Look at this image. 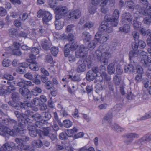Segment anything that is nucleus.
Listing matches in <instances>:
<instances>
[{
  "label": "nucleus",
  "instance_id": "f704fd0d",
  "mask_svg": "<svg viewBox=\"0 0 151 151\" xmlns=\"http://www.w3.org/2000/svg\"><path fill=\"white\" fill-rule=\"evenodd\" d=\"M33 83L36 85H39L41 84V81L40 80V76L38 74L35 73L33 76Z\"/></svg>",
  "mask_w": 151,
  "mask_h": 151
},
{
  "label": "nucleus",
  "instance_id": "a18cd8bd",
  "mask_svg": "<svg viewBox=\"0 0 151 151\" xmlns=\"http://www.w3.org/2000/svg\"><path fill=\"white\" fill-rule=\"evenodd\" d=\"M55 24L56 29L57 30H60L62 29L63 26V22H59V20H57L55 22Z\"/></svg>",
  "mask_w": 151,
  "mask_h": 151
},
{
  "label": "nucleus",
  "instance_id": "de8ad7c7",
  "mask_svg": "<svg viewBox=\"0 0 151 151\" xmlns=\"http://www.w3.org/2000/svg\"><path fill=\"white\" fill-rule=\"evenodd\" d=\"M43 114V117L44 119L43 121L44 123H46L47 121L49 120L51 117V114L48 112H44Z\"/></svg>",
  "mask_w": 151,
  "mask_h": 151
},
{
  "label": "nucleus",
  "instance_id": "6ab92c4d",
  "mask_svg": "<svg viewBox=\"0 0 151 151\" xmlns=\"http://www.w3.org/2000/svg\"><path fill=\"white\" fill-rule=\"evenodd\" d=\"M131 14L129 12H125L122 15V22H131L132 18Z\"/></svg>",
  "mask_w": 151,
  "mask_h": 151
},
{
  "label": "nucleus",
  "instance_id": "69168bd1",
  "mask_svg": "<svg viewBox=\"0 0 151 151\" xmlns=\"http://www.w3.org/2000/svg\"><path fill=\"white\" fill-rule=\"evenodd\" d=\"M80 151H95L94 148L91 147L87 148L86 147H83L80 149Z\"/></svg>",
  "mask_w": 151,
  "mask_h": 151
},
{
  "label": "nucleus",
  "instance_id": "7ed1b4c3",
  "mask_svg": "<svg viewBox=\"0 0 151 151\" xmlns=\"http://www.w3.org/2000/svg\"><path fill=\"white\" fill-rule=\"evenodd\" d=\"M79 61L78 63V65L76 68V71L78 73L83 72L86 69V63L88 68H90L92 65L91 58L90 55L86 56V59L83 62Z\"/></svg>",
  "mask_w": 151,
  "mask_h": 151
},
{
  "label": "nucleus",
  "instance_id": "6e6552de",
  "mask_svg": "<svg viewBox=\"0 0 151 151\" xmlns=\"http://www.w3.org/2000/svg\"><path fill=\"white\" fill-rule=\"evenodd\" d=\"M68 11V9L66 6H58L55 9L56 20H59Z\"/></svg>",
  "mask_w": 151,
  "mask_h": 151
},
{
  "label": "nucleus",
  "instance_id": "864d4df0",
  "mask_svg": "<svg viewBox=\"0 0 151 151\" xmlns=\"http://www.w3.org/2000/svg\"><path fill=\"white\" fill-rule=\"evenodd\" d=\"M71 135H68L66 133L62 132L60 134L59 137L60 139L65 140L67 139L68 137H71Z\"/></svg>",
  "mask_w": 151,
  "mask_h": 151
},
{
  "label": "nucleus",
  "instance_id": "79ce46f5",
  "mask_svg": "<svg viewBox=\"0 0 151 151\" xmlns=\"http://www.w3.org/2000/svg\"><path fill=\"white\" fill-rule=\"evenodd\" d=\"M40 129H35L34 130L29 132V134L31 137H36L37 136V134H38L40 137Z\"/></svg>",
  "mask_w": 151,
  "mask_h": 151
},
{
  "label": "nucleus",
  "instance_id": "f8f14e48",
  "mask_svg": "<svg viewBox=\"0 0 151 151\" xmlns=\"http://www.w3.org/2000/svg\"><path fill=\"white\" fill-rule=\"evenodd\" d=\"M88 50V48L85 47L83 45H81L79 47V49L76 52L75 54L77 57H82L87 53Z\"/></svg>",
  "mask_w": 151,
  "mask_h": 151
},
{
  "label": "nucleus",
  "instance_id": "c03bdc74",
  "mask_svg": "<svg viewBox=\"0 0 151 151\" xmlns=\"http://www.w3.org/2000/svg\"><path fill=\"white\" fill-rule=\"evenodd\" d=\"M2 124L5 125H7L9 124L13 123V124H16L17 121L14 120L9 119H3L2 120Z\"/></svg>",
  "mask_w": 151,
  "mask_h": 151
},
{
  "label": "nucleus",
  "instance_id": "4d7b16f0",
  "mask_svg": "<svg viewBox=\"0 0 151 151\" xmlns=\"http://www.w3.org/2000/svg\"><path fill=\"white\" fill-rule=\"evenodd\" d=\"M94 25V23L91 22H88L84 25V28H88L90 29L93 27Z\"/></svg>",
  "mask_w": 151,
  "mask_h": 151
},
{
  "label": "nucleus",
  "instance_id": "4be33fe9",
  "mask_svg": "<svg viewBox=\"0 0 151 151\" xmlns=\"http://www.w3.org/2000/svg\"><path fill=\"white\" fill-rule=\"evenodd\" d=\"M96 76L95 73L89 70L87 72L86 78L87 80L91 81L94 80Z\"/></svg>",
  "mask_w": 151,
  "mask_h": 151
},
{
  "label": "nucleus",
  "instance_id": "8fccbe9b",
  "mask_svg": "<svg viewBox=\"0 0 151 151\" xmlns=\"http://www.w3.org/2000/svg\"><path fill=\"white\" fill-rule=\"evenodd\" d=\"M124 70L126 72H133L134 67L132 65L129 64L125 67Z\"/></svg>",
  "mask_w": 151,
  "mask_h": 151
},
{
  "label": "nucleus",
  "instance_id": "4468645a",
  "mask_svg": "<svg viewBox=\"0 0 151 151\" xmlns=\"http://www.w3.org/2000/svg\"><path fill=\"white\" fill-rule=\"evenodd\" d=\"M14 146V144L13 142L5 143L2 147L0 148V151H9L12 150Z\"/></svg>",
  "mask_w": 151,
  "mask_h": 151
},
{
  "label": "nucleus",
  "instance_id": "5701e85b",
  "mask_svg": "<svg viewBox=\"0 0 151 151\" xmlns=\"http://www.w3.org/2000/svg\"><path fill=\"white\" fill-rule=\"evenodd\" d=\"M139 32L143 36H148L149 35L150 37V38H148L147 40V42L148 40H150L151 39V32L150 30H146L145 29L142 27H140L139 30Z\"/></svg>",
  "mask_w": 151,
  "mask_h": 151
},
{
  "label": "nucleus",
  "instance_id": "c756f323",
  "mask_svg": "<svg viewBox=\"0 0 151 151\" xmlns=\"http://www.w3.org/2000/svg\"><path fill=\"white\" fill-rule=\"evenodd\" d=\"M111 128L115 131H116L118 132H122L124 131V129L122 128L118 124L115 123L111 125Z\"/></svg>",
  "mask_w": 151,
  "mask_h": 151
},
{
  "label": "nucleus",
  "instance_id": "c9c22d12",
  "mask_svg": "<svg viewBox=\"0 0 151 151\" xmlns=\"http://www.w3.org/2000/svg\"><path fill=\"white\" fill-rule=\"evenodd\" d=\"M114 64L111 63L107 67V70L108 73L110 74H113L115 71Z\"/></svg>",
  "mask_w": 151,
  "mask_h": 151
},
{
  "label": "nucleus",
  "instance_id": "3c124183",
  "mask_svg": "<svg viewBox=\"0 0 151 151\" xmlns=\"http://www.w3.org/2000/svg\"><path fill=\"white\" fill-rule=\"evenodd\" d=\"M151 118V111L146 113L145 114L141 117L139 119L140 120H145Z\"/></svg>",
  "mask_w": 151,
  "mask_h": 151
},
{
  "label": "nucleus",
  "instance_id": "473e14b6",
  "mask_svg": "<svg viewBox=\"0 0 151 151\" xmlns=\"http://www.w3.org/2000/svg\"><path fill=\"white\" fill-rule=\"evenodd\" d=\"M125 4L127 5V6L129 9H133L134 8L135 9H137L138 10V12H139V8L137 7V8H136V7L137 6L136 5L135 6H134V4L133 1H129L126 2H125Z\"/></svg>",
  "mask_w": 151,
  "mask_h": 151
},
{
  "label": "nucleus",
  "instance_id": "a211bd4d",
  "mask_svg": "<svg viewBox=\"0 0 151 151\" xmlns=\"http://www.w3.org/2000/svg\"><path fill=\"white\" fill-rule=\"evenodd\" d=\"M69 15L70 18L75 19L79 18L81 15V12L79 9L75 10L70 12Z\"/></svg>",
  "mask_w": 151,
  "mask_h": 151
},
{
  "label": "nucleus",
  "instance_id": "680f3d73",
  "mask_svg": "<svg viewBox=\"0 0 151 151\" xmlns=\"http://www.w3.org/2000/svg\"><path fill=\"white\" fill-rule=\"evenodd\" d=\"M44 123L43 121H37L35 123V126L39 128H42Z\"/></svg>",
  "mask_w": 151,
  "mask_h": 151
},
{
  "label": "nucleus",
  "instance_id": "37998d69",
  "mask_svg": "<svg viewBox=\"0 0 151 151\" xmlns=\"http://www.w3.org/2000/svg\"><path fill=\"white\" fill-rule=\"evenodd\" d=\"M45 62L51 64L53 63V59L51 55H46L45 57Z\"/></svg>",
  "mask_w": 151,
  "mask_h": 151
},
{
  "label": "nucleus",
  "instance_id": "5fc2aeb1",
  "mask_svg": "<svg viewBox=\"0 0 151 151\" xmlns=\"http://www.w3.org/2000/svg\"><path fill=\"white\" fill-rule=\"evenodd\" d=\"M2 64L4 67H8L11 64V61L8 59H5L3 60Z\"/></svg>",
  "mask_w": 151,
  "mask_h": 151
},
{
  "label": "nucleus",
  "instance_id": "2f4dec72",
  "mask_svg": "<svg viewBox=\"0 0 151 151\" xmlns=\"http://www.w3.org/2000/svg\"><path fill=\"white\" fill-rule=\"evenodd\" d=\"M29 68L33 71H37L39 70L38 63L36 61H33L29 65Z\"/></svg>",
  "mask_w": 151,
  "mask_h": 151
},
{
  "label": "nucleus",
  "instance_id": "72a5a7b5",
  "mask_svg": "<svg viewBox=\"0 0 151 151\" xmlns=\"http://www.w3.org/2000/svg\"><path fill=\"white\" fill-rule=\"evenodd\" d=\"M98 40L96 39L95 37L94 39L91 41L88 45V49L91 50L93 49L96 47V45L98 42Z\"/></svg>",
  "mask_w": 151,
  "mask_h": 151
},
{
  "label": "nucleus",
  "instance_id": "aec40b11",
  "mask_svg": "<svg viewBox=\"0 0 151 151\" xmlns=\"http://www.w3.org/2000/svg\"><path fill=\"white\" fill-rule=\"evenodd\" d=\"M141 63L145 67L150 65L149 63H151V55L147 56L145 58H142L141 60Z\"/></svg>",
  "mask_w": 151,
  "mask_h": 151
},
{
  "label": "nucleus",
  "instance_id": "2eb2a0df",
  "mask_svg": "<svg viewBox=\"0 0 151 151\" xmlns=\"http://www.w3.org/2000/svg\"><path fill=\"white\" fill-rule=\"evenodd\" d=\"M120 15V12L118 9H115L113 12L112 17L114 21L113 24L115 26H117L118 24V19Z\"/></svg>",
  "mask_w": 151,
  "mask_h": 151
},
{
  "label": "nucleus",
  "instance_id": "338daca9",
  "mask_svg": "<svg viewBox=\"0 0 151 151\" xmlns=\"http://www.w3.org/2000/svg\"><path fill=\"white\" fill-rule=\"evenodd\" d=\"M141 26L140 22L134 20L133 21V27L135 29H137L139 28Z\"/></svg>",
  "mask_w": 151,
  "mask_h": 151
},
{
  "label": "nucleus",
  "instance_id": "a19ab883",
  "mask_svg": "<svg viewBox=\"0 0 151 151\" xmlns=\"http://www.w3.org/2000/svg\"><path fill=\"white\" fill-rule=\"evenodd\" d=\"M72 124V122L70 120L68 119L64 120L62 123V125L67 128L70 127Z\"/></svg>",
  "mask_w": 151,
  "mask_h": 151
},
{
  "label": "nucleus",
  "instance_id": "f03ea898",
  "mask_svg": "<svg viewBox=\"0 0 151 151\" xmlns=\"http://www.w3.org/2000/svg\"><path fill=\"white\" fill-rule=\"evenodd\" d=\"M33 115V112L30 110H26L25 114H23L19 120V125L15 129L16 132L20 134H24L26 132V130L24 129V126L26 124L32 123V120L28 117Z\"/></svg>",
  "mask_w": 151,
  "mask_h": 151
},
{
  "label": "nucleus",
  "instance_id": "774afa93",
  "mask_svg": "<svg viewBox=\"0 0 151 151\" xmlns=\"http://www.w3.org/2000/svg\"><path fill=\"white\" fill-rule=\"evenodd\" d=\"M12 52L13 55H14L19 56L22 54V53L19 49H13L12 51Z\"/></svg>",
  "mask_w": 151,
  "mask_h": 151
},
{
  "label": "nucleus",
  "instance_id": "0e129e2a",
  "mask_svg": "<svg viewBox=\"0 0 151 151\" xmlns=\"http://www.w3.org/2000/svg\"><path fill=\"white\" fill-rule=\"evenodd\" d=\"M7 13V11L4 8L0 7V16H5Z\"/></svg>",
  "mask_w": 151,
  "mask_h": 151
},
{
  "label": "nucleus",
  "instance_id": "9d476101",
  "mask_svg": "<svg viewBox=\"0 0 151 151\" xmlns=\"http://www.w3.org/2000/svg\"><path fill=\"white\" fill-rule=\"evenodd\" d=\"M122 137L127 139L124 140V142L127 145L130 144L133 140L134 138H138L139 135L136 133H128L124 134Z\"/></svg>",
  "mask_w": 151,
  "mask_h": 151
},
{
  "label": "nucleus",
  "instance_id": "09e8293b",
  "mask_svg": "<svg viewBox=\"0 0 151 151\" xmlns=\"http://www.w3.org/2000/svg\"><path fill=\"white\" fill-rule=\"evenodd\" d=\"M3 78L6 80L7 83H8V81L10 82H13L12 80L14 79V78L12 75L9 74H4Z\"/></svg>",
  "mask_w": 151,
  "mask_h": 151
},
{
  "label": "nucleus",
  "instance_id": "bf43d9fd",
  "mask_svg": "<svg viewBox=\"0 0 151 151\" xmlns=\"http://www.w3.org/2000/svg\"><path fill=\"white\" fill-rule=\"evenodd\" d=\"M102 73L101 76L103 79L106 80L107 81H109L111 79V77L110 76H108L105 71Z\"/></svg>",
  "mask_w": 151,
  "mask_h": 151
},
{
  "label": "nucleus",
  "instance_id": "052dcab7",
  "mask_svg": "<svg viewBox=\"0 0 151 151\" xmlns=\"http://www.w3.org/2000/svg\"><path fill=\"white\" fill-rule=\"evenodd\" d=\"M41 116L38 113H36L33 114L32 116V118H33V119L36 121H38L41 119Z\"/></svg>",
  "mask_w": 151,
  "mask_h": 151
},
{
  "label": "nucleus",
  "instance_id": "0eeeda50",
  "mask_svg": "<svg viewBox=\"0 0 151 151\" xmlns=\"http://www.w3.org/2000/svg\"><path fill=\"white\" fill-rule=\"evenodd\" d=\"M15 134V132L14 130H11L6 126L2 125L0 122V135L9 138V136H13Z\"/></svg>",
  "mask_w": 151,
  "mask_h": 151
},
{
  "label": "nucleus",
  "instance_id": "4c0bfd02",
  "mask_svg": "<svg viewBox=\"0 0 151 151\" xmlns=\"http://www.w3.org/2000/svg\"><path fill=\"white\" fill-rule=\"evenodd\" d=\"M112 114L111 113H108L104 117L102 122L104 123V121H107L109 123H110L112 120Z\"/></svg>",
  "mask_w": 151,
  "mask_h": 151
},
{
  "label": "nucleus",
  "instance_id": "c85d7f7f",
  "mask_svg": "<svg viewBox=\"0 0 151 151\" xmlns=\"http://www.w3.org/2000/svg\"><path fill=\"white\" fill-rule=\"evenodd\" d=\"M66 46L68 47L72 51H73L76 50L78 46V45L76 42H71V43H69L66 44Z\"/></svg>",
  "mask_w": 151,
  "mask_h": 151
},
{
  "label": "nucleus",
  "instance_id": "bb28decb",
  "mask_svg": "<svg viewBox=\"0 0 151 151\" xmlns=\"http://www.w3.org/2000/svg\"><path fill=\"white\" fill-rule=\"evenodd\" d=\"M114 19L113 18H111V16L109 15H106L104 17V21L103 22L107 23L108 22H110L112 26L116 27L117 26H115L113 24V22L114 21L113 20Z\"/></svg>",
  "mask_w": 151,
  "mask_h": 151
},
{
  "label": "nucleus",
  "instance_id": "e433bc0d",
  "mask_svg": "<svg viewBox=\"0 0 151 151\" xmlns=\"http://www.w3.org/2000/svg\"><path fill=\"white\" fill-rule=\"evenodd\" d=\"M33 96H32V99H33V100L32 101L30 100L31 103H32L34 105L37 106H39L41 105L42 104V103L40 99L38 98H33Z\"/></svg>",
  "mask_w": 151,
  "mask_h": 151
},
{
  "label": "nucleus",
  "instance_id": "ea45409f",
  "mask_svg": "<svg viewBox=\"0 0 151 151\" xmlns=\"http://www.w3.org/2000/svg\"><path fill=\"white\" fill-rule=\"evenodd\" d=\"M33 145L37 147L40 148L43 146L42 142L40 140H34L32 142Z\"/></svg>",
  "mask_w": 151,
  "mask_h": 151
},
{
  "label": "nucleus",
  "instance_id": "e2e57ef3",
  "mask_svg": "<svg viewBox=\"0 0 151 151\" xmlns=\"http://www.w3.org/2000/svg\"><path fill=\"white\" fill-rule=\"evenodd\" d=\"M19 94L17 92H13L12 94V98L14 101L18 99L19 98Z\"/></svg>",
  "mask_w": 151,
  "mask_h": 151
},
{
  "label": "nucleus",
  "instance_id": "423d86ee",
  "mask_svg": "<svg viewBox=\"0 0 151 151\" xmlns=\"http://www.w3.org/2000/svg\"><path fill=\"white\" fill-rule=\"evenodd\" d=\"M37 16L39 18L42 17L43 23L46 24H47L52 18V15L49 12L42 9H40L38 11Z\"/></svg>",
  "mask_w": 151,
  "mask_h": 151
},
{
  "label": "nucleus",
  "instance_id": "f257e3e1",
  "mask_svg": "<svg viewBox=\"0 0 151 151\" xmlns=\"http://www.w3.org/2000/svg\"><path fill=\"white\" fill-rule=\"evenodd\" d=\"M109 48V45L106 44L100 45L99 49L97 50L93 54L95 59H97L105 63L106 60L111 57V54L108 51Z\"/></svg>",
  "mask_w": 151,
  "mask_h": 151
},
{
  "label": "nucleus",
  "instance_id": "a878e982",
  "mask_svg": "<svg viewBox=\"0 0 151 151\" xmlns=\"http://www.w3.org/2000/svg\"><path fill=\"white\" fill-rule=\"evenodd\" d=\"M130 29L129 25L127 24H125L123 27H121L119 28V31L126 33L129 32L130 31Z\"/></svg>",
  "mask_w": 151,
  "mask_h": 151
},
{
  "label": "nucleus",
  "instance_id": "412c9836",
  "mask_svg": "<svg viewBox=\"0 0 151 151\" xmlns=\"http://www.w3.org/2000/svg\"><path fill=\"white\" fill-rule=\"evenodd\" d=\"M30 100H26L23 102H20V108L23 109H27L28 107H31L32 104L30 102Z\"/></svg>",
  "mask_w": 151,
  "mask_h": 151
},
{
  "label": "nucleus",
  "instance_id": "58836bf2",
  "mask_svg": "<svg viewBox=\"0 0 151 151\" xmlns=\"http://www.w3.org/2000/svg\"><path fill=\"white\" fill-rule=\"evenodd\" d=\"M9 35L12 37H15L18 35V32L15 29L12 28L9 30Z\"/></svg>",
  "mask_w": 151,
  "mask_h": 151
},
{
  "label": "nucleus",
  "instance_id": "7c9ffc66",
  "mask_svg": "<svg viewBox=\"0 0 151 151\" xmlns=\"http://www.w3.org/2000/svg\"><path fill=\"white\" fill-rule=\"evenodd\" d=\"M138 55V50H131L129 53V59L130 61L133 60L135 57H137Z\"/></svg>",
  "mask_w": 151,
  "mask_h": 151
},
{
  "label": "nucleus",
  "instance_id": "dca6fc26",
  "mask_svg": "<svg viewBox=\"0 0 151 151\" xmlns=\"http://www.w3.org/2000/svg\"><path fill=\"white\" fill-rule=\"evenodd\" d=\"M51 129L50 127H46L44 128L43 131L40 130V138L43 139L44 136H48L50 133Z\"/></svg>",
  "mask_w": 151,
  "mask_h": 151
},
{
  "label": "nucleus",
  "instance_id": "39448f33",
  "mask_svg": "<svg viewBox=\"0 0 151 151\" xmlns=\"http://www.w3.org/2000/svg\"><path fill=\"white\" fill-rule=\"evenodd\" d=\"M142 4L145 5V7H144V9H143L139 5H137L136 8L137 7L139 9V12L140 14H142L145 15H147L150 17L151 18V5L148 4L147 0H139Z\"/></svg>",
  "mask_w": 151,
  "mask_h": 151
},
{
  "label": "nucleus",
  "instance_id": "1a4fd4ad",
  "mask_svg": "<svg viewBox=\"0 0 151 151\" xmlns=\"http://www.w3.org/2000/svg\"><path fill=\"white\" fill-rule=\"evenodd\" d=\"M151 141V134H146L139 139L135 141L134 144L139 147L144 144H147Z\"/></svg>",
  "mask_w": 151,
  "mask_h": 151
},
{
  "label": "nucleus",
  "instance_id": "49530a36",
  "mask_svg": "<svg viewBox=\"0 0 151 151\" xmlns=\"http://www.w3.org/2000/svg\"><path fill=\"white\" fill-rule=\"evenodd\" d=\"M68 78L69 79H71L72 80L74 81L79 82L81 80L79 75H75L73 77L72 76L69 75L68 76Z\"/></svg>",
  "mask_w": 151,
  "mask_h": 151
},
{
  "label": "nucleus",
  "instance_id": "9b49d317",
  "mask_svg": "<svg viewBox=\"0 0 151 151\" xmlns=\"http://www.w3.org/2000/svg\"><path fill=\"white\" fill-rule=\"evenodd\" d=\"M19 92L26 100H32L33 95H32L29 90L26 88H20L19 89Z\"/></svg>",
  "mask_w": 151,
  "mask_h": 151
},
{
  "label": "nucleus",
  "instance_id": "20e7f679",
  "mask_svg": "<svg viewBox=\"0 0 151 151\" xmlns=\"http://www.w3.org/2000/svg\"><path fill=\"white\" fill-rule=\"evenodd\" d=\"M29 137L26 136H23L21 138H16L15 139V142L18 144L17 146L18 149L22 150H29L32 151H34V147H30L24 145L23 143L29 140Z\"/></svg>",
  "mask_w": 151,
  "mask_h": 151
},
{
  "label": "nucleus",
  "instance_id": "ddd939ff",
  "mask_svg": "<svg viewBox=\"0 0 151 151\" xmlns=\"http://www.w3.org/2000/svg\"><path fill=\"white\" fill-rule=\"evenodd\" d=\"M96 39L98 40V42L100 43H103L106 42L109 39V37L108 36L104 35H101L99 33H97L95 35Z\"/></svg>",
  "mask_w": 151,
  "mask_h": 151
},
{
  "label": "nucleus",
  "instance_id": "603ef678",
  "mask_svg": "<svg viewBox=\"0 0 151 151\" xmlns=\"http://www.w3.org/2000/svg\"><path fill=\"white\" fill-rule=\"evenodd\" d=\"M59 52L58 48L57 47H53L51 48V52L52 55L56 56Z\"/></svg>",
  "mask_w": 151,
  "mask_h": 151
},
{
  "label": "nucleus",
  "instance_id": "6e6d98bb",
  "mask_svg": "<svg viewBox=\"0 0 151 151\" xmlns=\"http://www.w3.org/2000/svg\"><path fill=\"white\" fill-rule=\"evenodd\" d=\"M70 51L71 50H70L69 48L66 46V45H65L64 47V55L65 57H67L69 55Z\"/></svg>",
  "mask_w": 151,
  "mask_h": 151
},
{
  "label": "nucleus",
  "instance_id": "cd10ccee",
  "mask_svg": "<svg viewBox=\"0 0 151 151\" xmlns=\"http://www.w3.org/2000/svg\"><path fill=\"white\" fill-rule=\"evenodd\" d=\"M108 27L107 23L102 22L99 27V30L101 32H105Z\"/></svg>",
  "mask_w": 151,
  "mask_h": 151
},
{
  "label": "nucleus",
  "instance_id": "393cba45",
  "mask_svg": "<svg viewBox=\"0 0 151 151\" xmlns=\"http://www.w3.org/2000/svg\"><path fill=\"white\" fill-rule=\"evenodd\" d=\"M7 84L8 85L6 86V89L7 93H11L14 92L16 90V88L13 85V82H10L8 81Z\"/></svg>",
  "mask_w": 151,
  "mask_h": 151
},
{
  "label": "nucleus",
  "instance_id": "b1692460",
  "mask_svg": "<svg viewBox=\"0 0 151 151\" xmlns=\"http://www.w3.org/2000/svg\"><path fill=\"white\" fill-rule=\"evenodd\" d=\"M41 45L42 48L45 50H47L50 48V42L46 39H44L42 40Z\"/></svg>",
  "mask_w": 151,
  "mask_h": 151
},
{
  "label": "nucleus",
  "instance_id": "f3484780",
  "mask_svg": "<svg viewBox=\"0 0 151 151\" xmlns=\"http://www.w3.org/2000/svg\"><path fill=\"white\" fill-rule=\"evenodd\" d=\"M91 35L88 32L85 31L82 33L81 38L85 43L89 42L91 39Z\"/></svg>",
  "mask_w": 151,
  "mask_h": 151
},
{
  "label": "nucleus",
  "instance_id": "13d9d810",
  "mask_svg": "<svg viewBox=\"0 0 151 151\" xmlns=\"http://www.w3.org/2000/svg\"><path fill=\"white\" fill-rule=\"evenodd\" d=\"M113 80L116 85H119L120 84V79L117 75H115L114 76Z\"/></svg>",
  "mask_w": 151,
  "mask_h": 151
}]
</instances>
